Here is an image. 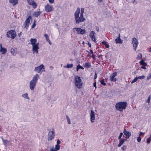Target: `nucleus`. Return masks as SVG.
Returning <instances> with one entry per match:
<instances>
[{
	"label": "nucleus",
	"instance_id": "f257e3e1",
	"mask_svg": "<svg viewBox=\"0 0 151 151\" xmlns=\"http://www.w3.org/2000/svg\"><path fill=\"white\" fill-rule=\"evenodd\" d=\"M80 9L79 7H78L74 14L75 21L77 24L83 22L85 20L83 15V14L84 12V9L82 8L81 10L80 14Z\"/></svg>",
	"mask_w": 151,
	"mask_h": 151
},
{
	"label": "nucleus",
	"instance_id": "f03ea898",
	"mask_svg": "<svg viewBox=\"0 0 151 151\" xmlns=\"http://www.w3.org/2000/svg\"><path fill=\"white\" fill-rule=\"evenodd\" d=\"M30 43L32 46V51L34 54L38 53V49H39L38 43H37V40L36 39L32 38L30 39Z\"/></svg>",
	"mask_w": 151,
	"mask_h": 151
},
{
	"label": "nucleus",
	"instance_id": "7ed1b4c3",
	"mask_svg": "<svg viewBox=\"0 0 151 151\" xmlns=\"http://www.w3.org/2000/svg\"><path fill=\"white\" fill-rule=\"evenodd\" d=\"M127 105V103L125 101L119 102L116 104L115 107L117 110L122 111L126 109Z\"/></svg>",
	"mask_w": 151,
	"mask_h": 151
},
{
	"label": "nucleus",
	"instance_id": "20e7f679",
	"mask_svg": "<svg viewBox=\"0 0 151 151\" xmlns=\"http://www.w3.org/2000/svg\"><path fill=\"white\" fill-rule=\"evenodd\" d=\"M74 83L75 86L78 89L81 88L83 86V82L80 77L76 76L75 77Z\"/></svg>",
	"mask_w": 151,
	"mask_h": 151
},
{
	"label": "nucleus",
	"instance_id": "39448f33",
	"mask_svg": "<svg viewBox=\"0 0 151 151\" xmlns=\"http://www.w3.org/2000/svg\"><path fill=\"white\" fill-rule=\"evenodd\" d=\"M55 135V132L54 129L52 128L49 130L48 133L47 140L48 141H51L53 139Z\"/></svg>",
	"mask_w": 151,
	"mask_h": 151
},
{
	"label": "nucleus",
	"instance_id": "423d86ee",
	"mask_svg": "<svg viewBox=\"0 0 151 151\" xmlns=\"http://www.w3.org/2000/svg\"><path fill=\"white\" fill-rule=\"evenodd\" d=\"M16 36V32L14 30H9L6 33V36L9 38L11 37L13 39H14Z\"/></svg>",
	"mask_w": 151,
	"mask_h": 151
},
{
	"label": "nucleus",
	"instance_id": "0eeeda50",
	"mask_svg": "<svg viewBox=\"0 0 151 151\" xmlns=\"http://www.w3.org/2000/svg\"><path fill=\"white\" fill-rule=\"evenodd\" d=\"M73 31L75 33L78 34L83 35L86 33L85 29H82L80 28H75L73 29Z\"/></svg>",
	"mask_w": 151,
	"mask_h": 151
},
{
	"label": "nucleus",
	"instance_id": "6e6552de",
	"mask_svg": "<svg viewBox=\"0 0 151 151\" xmlns=\"http://www.w3.org/2000/svg\"><path fill=\"white\" fill-rule=\"evenodd\" d=\"M34 70L41 74L42 72L45 71L44 66L42 64L41 65L39 66L36 67Z\"/></svg>",
	"mask_w": 151,
	"mask_h": 151
},
{
	"label": "nucleus",
	"instance_id": "1a4fd4ad",
	"mask_svg": "<svg viewBox=\"0 0 151 151\" xmlns=\"http://www.w3.org/2000/svg\"><path fill=\"white\" fill-rule=\"evenodd\" d=\"M132 44L133 45L134 50H136L138 44V40L136 38L134 37L132 38Z\"/></svg>",
	"mask_w": 151,
	"mask_h": 151
},
{
	"label": "nucleus",
	"instance_id": "9d476101",
	"mask_svg": "<svg viewBox=\"0 0 151 151\" xmlns=\"http://www.w3.org/2000/svg\"><path fill=\"white\" fill-rule=\"evenodd\" d=\"M32 21V17L29 16L28 18L26 19L25 22V27L27 29V28L29 26V25L31 24V23Z\"/></svg>",
	"mask_w": 151,
	"mask_h": 151
},
{
	"label": "nucleus",
	"instance_id": "9b49d317",
	"mask_svg": "<svg viewBox=\"0 0 151 151\" xmlns=\"http://www.w3.org/2000/svg\"><path fill=\"white\" fill-rule=\"evenodd\" d=\"M96 35V33L93 31H91L89 34V36L91 38V40L95 43L96 42L95 39Z\"/></svg>",
	"mask_w": 151,
	"mask_h": 151
},
{
	"label": "nucleus",
	"instance_id": "f8f14e48",
	"mask_svg": "<svg viewBox=\"0 0 151 151\" xmlns=\"http://www.w3.org/2000/svg\"><path fill=\"white\" fill-rule=\"evenodd\" d=\"M90 120L91 122L93 123L94 122L95 120V113L94 112L91 110V113L90 114Z\"/></svg>",
	"mask_w": 151,
	"mask_h": 151
},
{
	"label": "nucleus",
	"instance_id": "ddd939ff",
	"mask_svg": "<svg viewBox=\"0 0 151 151\" xmlns=\"http://www.w3.org/2000/svg\"><path fill=\"white\" fill-rule=\"evenodd\" d=\"M45 8L46 11L48 12H51L53 10V8L52 6L48 4H47L45 6Z\"/></svg>",
	"mask_w": 151,
	"mask_h": 151
},
{
	"label": "nucleus",
	"instance_id": "4468645a",
	"mask_svg": "<svg viewBox=\"0 0 151 151\" xmlns=\"http://www.w3.org/2000/svg\"><path fill=\"white\" fill-rule=\"evenodd\" d=\"M36 82L31 80L29 83L30 88L32 90H34L36 86Z\"/></svg>",
	"mask_w": 151,
	"mask_h": 151
},
{
	"label": "nucleus",
	"instance_id": "2eb2a0df",
	"mask_svg": "<svg viewBox=\"0 0 151 151\" xmlns=\"http://www.w3.org/2000/svg\"><path fill=\"white\" fill-rule=\"evenodd\" d=\"M124 134L126 136V138L127 139L129 138L131 136V133L129 131H127L125 129H124L123 132Z\"/></svg>",
	"mask_w": 151,
	"mask_h": 151
},
{
	"label": "nucleus",
	"instance_id": "dca6fc26",
	"mask_svg": "<svg viewBox=\"0 0 151 151\" xmlns=\"http://www.w3.org/2000/svg\"><path fill=\"white\" fill-rule=\"evenodd\" d=\"M116 73L114 72L110 76V80L112 81H115L116 79L114 78L116 76Z\"/></svg>",
	"mask_w": 151,
	"mask_h": 151
},
{
	"label": "nucleus",
	"instance_id": "f3484780",
	"mask_svg": "<svg viewBox=\"0 0 151 151\" xmlns=\"http://www.w3.org/2000/svg\"><path fill=\"white\" fill-rule=\"evenodd\" d=\"M29 4L32 6L34 8H35L37 7V4L36 3L32 0H27Z\"/></svg>",
	"mask_w": 151,
	"mask_h": 151
},
{
	"label": "nucleus",
	"instance_id": "a211bd4d",
	"mask_svg": "<svg viewBox=\"0 0 151 151\" xmlns=\"http://www.w3.org/2000/svg\"><path fill=\"white\" fill-rule=\"evenodd\" d=\"M1 139L3 142V144L6 147L8 145H10L11 144V142L10 141L4 139L2 138H1Z\"/></svg>",
	"mask_w": 151,
	"mask_h": 151
},
{
	"label": "nucleus",
	"instance_id": "6ab92c4d",
	"mask_svg": "<svg viewBox=\"0 0 151 151\" xmlns=\"http://www.w3.org/2000/svg\"><path fill=\"white\" fill-rule=\"evenodd\" d=\"M39 77V75L37 74H36L34 76L32 79L31 80L37 83Z\"/></svg>",
	"mask_w": 151,
	"mask_h": 151
},
{
	"label": "nucleus",
	"instance_id": "aec40b11",
	"mask_svg": "<svg viewBox=\"0 0 151 151\" xmlns=\"http://www.w3.org/2000/svg\"><path fill=\"white\" fill-rule=\"evenodd\" d=\"M116 43L122 44V40L120 39V34H119L118 37L115 40Z\"/></svg>",
	"mask_w": 151,
	"mask_h": 151
},
{
	"label": "nucleus",
	"instance_id": "412c9836",
	"mask_svg": "<svg viewBox=\"0 0 151 151\" xmlns=\"http://www.w3.org/2000/svg\"><path fill=\"white\" fill-rule=\"evenodd\" d=\"M58 147L57 146H55V148L53 147L50 148V151H58L60 150Z\"/></svg>",
	"mask_w": 151,
	"mask_h": 151
},
{
	"label": "nucleus",
	"instance_id": "4be33fe9",
	"mask_svg": "<svg viewBox=\"0 0 151 151\" xmlns=\"http://www.w3.org/2000/svg\"><path fill=\"white\" fill-rule=\"evenodd\" d=\"M124 139H119V143L118 145V147H120L124 143Z\"/></svg>",
	"mask_w": 151,
	"mask_h": 151
},
{
	"label": "nucleus",
	"instance_id": "5701e85b",
	"mask_svg": "<svg viewBox=\"0 0 151 151\" xmlns=\"http://www.w3.org/2000/svg\"><path fill=\"white\" fill-rule=\"evenodd\" d=\"M9 2L14 5L18 3V0H10Z\"/></svg>",
	"mask_w": 151,
	"mask_h": 151
},
{
	"label": "nucleus",
	"instance_id": "b1692460",
	"mask_svg": "<svg viewBox=\"0 0 151 151\" xmlns=\"http://www.w3.org/2000/svg\"><path fill=\"white\" fill-rule=\"evenodd\" d=\"M10 51L12 54L13 55H15L16 51V49L12 48L11 49Z\"/></svg>",
	"mask_w": 151,
	"mask_h": 151
},
{
	"label": "nucleus",
	"instance_id": "393cba45",
	"mask_svg": "<svg viewBox=\"0 0 151 151\" xmlns=\"http://www.w3.org/2000/svg\"><path fill=\"white\" fill-rule=\"evenodd\" d=\"M0 51L2 52V54H4L6 52L7 50L6 48H2L1 49H0Z\"/></svg>",
	"mask_w": 151,
	"mask_h": 151
},
{
	"label": "nucleus",
	"instance_id": "a878e982",
	"mask_svg": "<svg viewBox=\"0 0 151 151\" xmlns=\"http://www.w3.org/2000/svg\"><path fill=\"white\" fill-rule=\"evenodd\" d=\"M40 14L41 12L40 11L36 12L34 13L33 15L35 17H37Z\"/></svg>",
	"mask_w": 151,
	"mask_h": 151
},
{
	"label": "nucleus",
	"instance_id": "bb28decb",
	"mask_svg": "<svg viewBox=\"0 0 151 151\" xmlns=\"http://www.w3.org/2000/svg\"><path fill=\"white\" fill-rule=\"evenodd\" d=\"M61 143V142L60 140L59 139L58 140L57 142V144L55 145V146H57L58 147V148H59V149H60V146L59 145V144Z\"/></svg>",
	"mask_w": 151,
	"mask_h": 151
},
{
	"label": "nucleus",
	"instance_id": "cd10ccee",
	"mask_svg": "<svg viewBox=\"0 0 151 151\" xmlns=\"http://www.w3.org/2000/svg\"><path fill=\"white\" fill-rule=\"evenodd\" d=\"M73 64H68L66 66H65V67H66L67 68H71L73 67Z\"/></svg>",
	"mask_w": 151,
	"mask_h": 151
},
{
	"label": "nucleus",
	"instance_id": "c85d7f7f",
	"mask_svg": "<svg viewBox=\"0 0 151 151\" xmlns=\"http://www.w3.org/2000/svg\"><path fill=\"white\" fill-rule=\"evenodd\" d=\"M140 63L141 65H142L145 66L147 65V64L145 63L144 62L143 60L140 61Z\"/></svg>",
	"mask_w": 151,
	"mask_h": 151
},
{
	"label": "nucleus",
	"instance_id": "c756f323",
	"mask_svg": "<svg viewBox=\"0 0 151 151\" xmlns=\"http://www.w3.org/2000/svg\"><path fill=\"white\" fill-rule=\"evenodd\" d=\"M90 64L89 63H85L84 66L86 68H89L90 66Z\"/></svg>",
	"mask_w": 151,
	"mask_h": 151
},
{
	"label": "nucleus",
	"instance_id": "7c9ffc66",
	"mask_svg": "<svg viewBox=\"0 0 151 151\" xmlns=\"http://www.w3.org/2000/svg\"><path fill=\"white\" fill-rule=\"evenodd\" d=\"M28 94L27 93H26L25 94H23L22 95V96L26 99H29V98L28 97Z\"/></svg>",
	"mask_w": 151,
	"mask_h": 151
},
{
	"label": "nucleus",
	"instance_id": "2f4dec72",
	"mask_svg": "<svg viewBox=\"0 0 151 151\" xmlns=\"http://www.w3.org/2000/svg\"><path fill=\"white\" fill-rule=\"evenodd\" d=\"M142 55L141 53H139L138 54L137 59L139 60L142 58Z\"/></svg>",
	"mask_w": 151,
	"mask_h": 151
},
{
	"label": "nucleus",
	"instance_id": "473e14b6",
	"mask_svg": "<svg viewBox=\"0 0 151 151\" xmlns=\"http://www.w3.org/2000/svg\"><path fill=\"white\" fill-rule=\"evenodd\" d=\"M44 36L46 40L47 41H49V36L47 34H45L44 35Z\"/></svg>",
	"mask_w": 151,
	"mask_h": 151
},
{
	"label": "nucleus",
	"instance_id": "72a5a7b5",
	"mask_svg": "<svg viewBox=\"0 0 151 151\" xmlns=\"http://www.w3.org/2000/svg\"><path fill=\"white\" fill-rule=\"evenodd\" d=\"M137 77V78L138 79H139L140 80H142L145 78V76L143 75Z\"/></svg>",
	"mask_w": 151,
	"mask_h": 151
},
{
	"label": "nucleus",
	"instance_id": "f704fd0d",
	"mask_svg": "<svg viewBox=\"0 0 151 151\" xmlns=\"http://www.w3.org/2000/svg\"><path fill=\"white\" fill-rule=\"evenodd\" d=\"M66 118L67 120L68 123L69 124H71V122L70 120V119L69 117L68 116H66Z\"/></svg>",
	"mask_w": 151,
	"mask_h": 151
},
{
	"label": "nucleus",
	"instance_id": "c9c22d12",
	"mask_svg": "<svg viewBox=\"0 0 151 151\" xmlns=\"http://www.w3.org/2000/svg\"><path fill=\"white\" fill-rule=\"evenodd\" d=\"M138 80L137 78V77H136L131 82V83L132 84L134 82H136Z\"/></svg>",
	"mask_w": 151,
	"mask_h": 151
},
{
	"label": "nucleus",
	"instance_id": "e433bc0d",
	"mask_svg": "<svg viewBox=\"0 0 151 151\" xmlns=\"http://www.w3.org/2000/svg\"><path fill=\"white\" fill-rule=\"evenodd\" d=\"M127 148V147L126 145H123L121 148L124 151H125Z\"/></svg>",
	"mask_w": 151,
	"mask_h": 151
},
{
	"label": "nucleus",
	"instance_id": "4c0bfd02",
	"mask_svg": "<svg viewBox=\"0 0 151 151\" xmlns=\"http://www.w3.org/2000/svg\"><path fill=\"white\" fill-rule=\"evenodd\" d=\"M82 68V66L80 65H78L77 66L76 68V71L77 72H78V70L80 69H81V68Z\"/></svg>",
	"mask_w": 151,
	"mask_h": 151
},
{
	"label": "nucleus",
	"instance_id": "58836bf2",
	"mask_svg": "<svg viewBox=\"0 0 151 151\" xmlns=\"http://www.w3.org/2000/svg\"><path fill=\"white\" fill-rule=\"evenodd\" d=\"M36 20H35L34 21L33 24L32 25V28H34L35 27V25H36Z\"/></svg>",
	"mask_w": 151,
	"mask_h": 151
},
{
	"label": "nucleus",
	"instance_id": "ea45409f",
	"mask_svg": "<svg viewBox=\"0 0 151 151\" xmlns=\"http://www.w3.org/2000/svg\"><path fill=\"white\" fill-rule=\"evenodd\" d=\"M123 135V133L122 132H121L120 134H119V137H118V139H121V137H122V136Z\"/></svg>",
	"mask_w": 151,
	"mask_h": 151
},
{
	"label": "nucleus",
	"instance_id": "a19ab883",
	"mask_svg": "<svg viewBox=\"0 0 151 151\" xmlns=\"http://www.w3.org/2000/svg\"><path fill=\"white\" fill-rule=\"evenodd\" d=\"M141 138L140 136H139L137 138V141L138 142H139L141 141Z\"/></svg>",
	"mask_w": 151,
	"mask_h": 151
},
{
	"label": "nucleus",
	"instance_id": "79ce46f5",
	"mask_svg": "<svg viewBox=\"0 0 151 151\" xmlns=\"http://www.w3.org/2000/svg\"><path fill=\"white\" fill-rule=\"evenodd\" d=\"M101 83L104 85L105 86L106 85V83L104 82V80H102L101 81Z\"/></svg>",
	"mask_w": 151,
	"mask_h": 151
},
{
	"label": "nucleus",
	"instance_id": "37998d69",
	"mask_svg": "<svg viewBox=\"0 0 151 151\" xmlns=\"http://www.w3.org/2000/svg\"><path fill=\"white\" fill-rule=\"evenodd\" d=\"M151 140L150 138H148L147 140V142L148 143H149L150 142Z\"/></svg>",
	"mask_w": 151,
	"mask_h": 151
},
{
	"label": "nucleus",
	"instance_id": "c03bdc74",
	"mask_svg": "<svg viewBox=\"0 0 151 151\" xmlns=\"http://www.w3.org/2000/svg\"><path fill=\"white\" fill-rule=\"evenodd\" d=\"M150 96H149L148 98V99L147 100V102L149 103L150 102Z\"/></svg>",
	"mask_w": 151,
	"mask_h": 151
},
{
	"label": "nucleus",
	"instance_id": "a18cd8bd",
	"mask_svg": "<svg viewBox=\"0 0 151 151\" xmlns=\"http://www.w3.org/2000/svg\"><path fill=\"white\" fill-rule=\"evenodd\" d=\"M49 1L50 3L52 4L54 2V0H49Z\"/></svg>",
	"mask_w": 151,
	"mask_h": 151
},
{
	"label": "nucleus",
	"instance_id": "49530a36",
	"mask_svg": "<svg viewBox=\"0 0 151 151\" xmlns=\"http://www.w3.org/2000/svg\"><path fill=\"white\" fill-rule=\"evenodd\" d=\"M144 133L142 132H140L139 134V136H140H140H142V135H143V134H144Z\"/></svg>",
	"mask_w": 151,
	"mask_h": 151
},
{
	"label": "nucleus",
	"instance_id": "de8ad7c7",
	"mask_svg": "<svg viewBox=\"0 0 151 151\" xmlns=\"http://www.w3.org/2000/svg\"><path fill=\"white\" fill-rule=\"evenodd\" d=\"M105 46L107 48H109V45L107 44L105 45Z\"/></svg>",
	"mask_w": 151,
	"mask_h": 151
},
{
	"label": "nucleus",
	"instance_id": "09e8293b",
	"mask_svg": "<svg viewBox=\"0 0 151 151\" xmlns=\"http://www.w3.org/2000/svg\"><path fill=\"white\" fill-rule=\"evenodd\" d=\"M102 43L104 45H105L106 44V42L105 41H103L102 42Z\"/></svg>",
	"mask_w": 151,
	"mask_h": 151
},
{
	"label": "nucleus",
	"instance_id": "8fccbe9b",
	"mask_svg": "<svg viewBox=\"0 0 151 151\" xmlns=\"http://www.w3.org/2000/svg\"><path fill=\"white\" fill-rule=\"evenodd\" d=\"M97 74L96 73H95V76H94V79H96L97 78Z\"/></svg>",
	"mask_w": 151,
	"mask_h": 151
},
{
	"label": "nucleus",
	"instance_id": "3c124183",
	"mask_svg": "<svg viewBox=\"0 0 151 151\" xmlns=\"http://www.w3.org/2000/svg\"><path fill=\"white\" fill-rule=\"evenodd\" d=\"M88 46L90 47H91V44L89 42H88Z\"/></svg>",
	"mask_w": 151,
	"mask_h": 151
},
{
	"label": "nucleus",
	"instance_id": "603ef678",
	"mask_svg": "<svg viewBox=\"0 0 151 151\" xmlns=\"http://www.w3.org/2000/svg\"><path fill=\"white\" fill-rule=\"evenodd\" d=\"M93 86L95 87V89L96 88V83L95 82L94 84H93Z\"/></svg>",
	"mask_w": 151,
	"mask_h": 151
},
{
	"label": "nucleus",
	"instance_id": "864d4df0",
	"mask_svg": "<svg viewBox=\"0 0 151 151\" xmlns=\"http://www.w3.org/2000/svg\"><path fill=\"white\" fill-rule=\"evenodd\" d=\"M47 41L48 42V43H49V44L50 45H51V43L50 41V40H49V41Z\"/></svg>",
	"mask_w": 151,
	"mask_h": 151
},
{
	"label": "nucleus",
	"instance_id": "5fc2aeb1",
	"mask_svg": "<svg viewBox=\"0 0 151 151\" xmlns=\"http://www.w3.org/2000/svg\"><path fill=\"white\" fill-rule=\"evenodd\" d=\"M141 68H143V69H146V68H145V66L142 67H141Z\"/></svg>",
	"mask_w": 151,
	"mask_h": 151
},
{
	"label": "nucleus",
	"instance_id": "6e6d98bb",
	"mask_svg": "<svg viewBox=\"0 0 151 151\" xmlns=\"http://www.w3.org/2000/svg\"><path fill=\"white\" fill-rule=\"evenodd\" d=\"M90 51L91 53H93V51L91 50H90Z\"/></svg>",
	"mask_w": 151,
	"mask_h": 151
},
{
	"label": "nucleus",
	"instance_id": "4d7b16f0",
	"mask_svg": "<svg viewBox=\"0 0 151 151\" xmlns=\"http://www.w3.org/2000/svg\"><path fill=\"white\" fill-rule=\"evenodd\" d=\"M92 57L93 58H95V56L94 55H92Z\"/></svg>",
	"mask_w": 151,
	"mask_h": 151
},
{
	"label": "nucleus",
	"instance_id": "13d9d810",
	"mask_svg": "<svg viewBox=\"0 0 151 151\" xmlns=\"http://www.w3.org/2000/svg\"><path fill=\"white\" fill-rule=\"evenodd\" d=\"M0 49H1V48H3L2 47V46L1 44H0Z\"/></svg>",
	"mask_w": 151,
	"mask_h": 151
},
{
	"label": "nucleus",
	"instance_id": "bf43d9fd",
	"mask_svg": "<svg viewBox=\"0 0 151 151\" xmlns=\"http://www.w3.org/2000/svg\"><path fill=\"white\" fill-rule=\"evenodd\" d=\"M98 1L99 2H101L102 1V0H98Z\"/></svg>",
	"mask_w": 151,
	"mask_h": 151
},
{
	"label": "nucleus",
	"instance_id": "052dcab7",
	"mask_svg": "<svg viewBox=\"0 0 151 151\" xmlns=\"http://www.w3.org/2000/svg\"><path fill=\"white\" fill-rule=\"evenodd\" d=\"M135 2H136V3H137L136 1L135 0H134L133 1V3H134Z\"/></svg>",
	"mask_w": 151,
	"mask_h": 151
},
{
	"label": "nucleus",
	"instance_id": "680f3d73",
	"mask_svg": "<svg viewBox=\"0 0 151 151\" xmlns=\"http://www.w3.org/2000/svg\"><path fill=\"white\" fill-rule=\"evenodd\" d=\"M150 52H151V47L150 48Z\"/></svg>",
	"mask_w": 151,
	"mask_h": 151
},
{
	"label": "nucleus",
	"instance_id": "e2e57ef3",
	"mask_svg": "<svg viewBox=\"0 0 151 151\" xmlns=\"http://www.w3.org/2000/svg\"><path fill=\"white\" fill-rule=\"evenodd\" d=\"M81 69L82 70H83L84 69V68L82 67V68H81Z\"/></svg>",
	"mask_w": 151,
	"mask_h": 151
},
{
	"label": "nucleus",
	"instance_id": "0e129e2a",
	"mask_svg": "<svg viewBox=\"0 0 151 151\" xmlns=\"http://www.w3.org/2000/svg\"><path fill=\"white\" fill-rule=\"evenodd\" d=\"M21 33L18 34V35L19 36H20Z\"/></svg>",
	"mask_w": 151,
	"mask_h": 151
},
{
	"label": "nucleus",
	"instance_id": "69168bd1",
	"mask_svg": "<svg viewBox=\"0 0 151 151\" xmlns=\"http://www.w3.org/2000/svg\"><path fill=\"white\" fill-rule=\"evenodd\" d=\"M83 44H84V41H83Z\"/></svg>",
	"mask_w": 151,
	"mask_h": 151
},
{
	"label": "nucleus",
	"instance_id": "338daca9",
	"mask_svg": "<svg viewBox=\"0 0 151 151\" xmlns=\"http://www.w3.org/2000/svg\"><path fill=\"white\" fill-rule=\"evenodd\" d=\"M150 137H151V134L150 135Z\"/></svg>",
	"mask_w": 151,
	"mask_h": 151
}]
</instances>
